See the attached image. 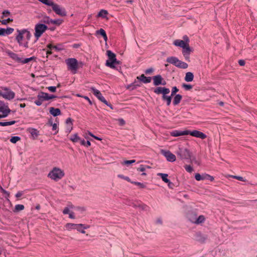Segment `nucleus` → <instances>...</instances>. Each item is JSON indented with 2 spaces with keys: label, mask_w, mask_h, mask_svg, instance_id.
I'll return each instance as SVG.
<instances>
[{
  "label": "nucleus",
  "mask_w": 257,
  "mask_h": 257,
  "mask_svg": "<svg viewBox=\"0 0 257 257\" xmlns=\"http://www.w3.org/2000/svg\"><path fill=\"white\" fill-rule=\"evenodd\" d=\"M65 175L64 171L61 169L54 167L49 173L48 177L55 181H58L61 179Z\"/></svg>",
  "instance_id": "1"
},
{
  "label": "nucleus",
  "mask_w": 257,
  "mask_h": 257,
  "mask_svg": "<svg viewBox=\"0 0 257 257\" xmlns=\"http://www.w3.org/2000/svg\"><path fill=\"white\" fill-rule=\"evenodd\" d=\"M108 60L106 62V65L111 68H114L115 65L119 64V62L116 59L115 54L110 50L106 51Z\"/></svg>",
  "instance_id": "2"
},
{
  "label": "nucleus",
  "mask_w": 257,
  "mask_h": 257,
  "mask_svg": "<svg viewBox=\"0 0 257 257\" xmlns=\"http://www.w3.org/2000/svg\"><path fill=\"white\" fill-rule=\"evenodd\" d=\"M68 69L72 72L73 74H76L78 69V62L75 58H68L65 60Z\"/></svg>",
  "instance_id": "3"
},
{
  "label": "nucleus",
  "mask_w": 257,
  "mask_h": 257,
  "mask_svg": "<svg viewBox=\"0 0 257 257\" xmlns=\"http://www.w3.org/2000/svg\"><path fill=\"white\" fill-rule=\"evenodd\" d=\"M48 29V27L43 24H37L35 25L34 36L37 40L42 36L46 30Z\"/></svg>",
  "instance_id": "4"
},
{
  "label": "nucleus",
  "mask_w": 257,
  "mask_h": 257,
  "mask_svg": "<svg viewBox=\"0 0 257 257\" xmlns=\"http://www.w3.org/2000/svg\"><path fill=\"white\" fill-rule=\"evenodd\" d=\"M2 91H0V96L8 99H13L15 96V93L8 87H2Z\"/></svg>",
  "instance_id": "5"
},
{
  "label": "nucleus",
  "mask_w": 257,
  "mask_h": 257,
  "mask_svg": "<svg viewBox=\"0 0 257 257\" xmlns=\"http://www.w3.org/2000/svg\"><path fill=\"white\" fill-rule=\"evenodd\" d=\"M22 31V30H17V32L18 33V34L16 37V40L20 46H23L25 48H28L29 47L28 42H23V39L24 38V33Z\"/></svg>",
  "instance_id": "6"
},
{
  "label": "nucleus",
  "mask_w": 257,
  "mask_h": 257,
  "mask_svg": "<svg viewBox=\"0 0 257 257\" xmlns=\"http://www.w3.org/2000/svg\"><path fill=\"white\" fill-rule=\"evenodd\" d=\"M161 153L164 157H165L168 161L170 162H173L175 161L176 158V156L170 151L162 150L161 151Z\"/></svg>",
  "instance_id": "7"
},
{
  "label": "nucleus",
  "mask_w": 257,
  "mask_h": 257,
  "mask_svg": "<svg viewBox=\"0 0 257 257\" xmlns=\"http://www.w3.org/2000/svg\"><path fill=\"white\" fill-rule=\"evenodd\" d=\"M52 10L55 12V13L60 16H65L66 15V11L64 9H62L61 7L54 3L51 6Z\"/></svg>",
  "instance_id": "8"
},
{
  "label": "nucleus",
  "mask_w": 257,
  "mask_h": 257,
  "mask_svg": "<svg viewBox=\"0 0 257 257\" xmlns=\"http://www.w3.org/2000/svg\"><path fill=\"white\" fill-rule=\"evenodd\" d=\"M195 178L197 181L208 180L210 181H213L214 180V178L213 176L207 174H203L202 175H200L199 173H196L195 175Z\"/></svg>",
  "instance_id": "9"
},
{
  "label": "nucleus",
  "mask_w": 257,
  "mask_h": 257,
  "mask_svg": "<svg viewBox=\"0 0 257 257\" xmlns=\"http://www.w3.org/2000/svg\"><path fill=\"white\" fill-rule=\"evenodd\" d=\"M188 135H190L191 136L200 138L201 139H205L207 137V136L205 134L197 130H194L193 131L188 130Z\"/></svg>",
  "instance_id": "10"
},
{
  "label": "nucleus",
  "mask_w": 257,
  "mask_h": 257,
  "mask_svg": "<svg viewBox=\"0 0 257 257\" xmlns=\"http://www.w3.org/2000/svg\"><path fill=\"white\" fill-rule=\"evenodd\" d=\"M177 154L181 159H188L190 158V152L186 149H180Z\"/></svg>",
  "instance_id": "11"
},
{
  "label": "nucleus",
  "mask_w": 257,
  "mask_h": 257,
  "mask_svg": "<svg viewBox=\"0 0 257 257\" xmlns=\"http://www.w3.org/2000/svg\"><path fill=\"white\" fill-rule=\"evenodd\" d=\"M154 85L158 86L160 85H165L166 84V81L163 79L162 76L157 75L153 77Z\"/></svg>",
  "instance_id": "12"
},
{
  "label": "nucleus",
  "mask_w": 257,
  "mask_h": 257,
  "mask_svg": "<svg viewBox=\"0 0 257 257\" xmlns=\"http://www.w3.org/2000/svg\"><path fill=\"white\" fill-rule=\"evenodd\" d=\"M154 92L157 94H162L164 95L168 94L170 93V90L168 88L158 87L154 89Z\"/></svg>",
  "instance_id": "13"
},
{
  "label": "nucleus",
  "mask_w": 257,
  "mask_h": 257,
  "mask_svg": "<svg viewBox=\"0 0 257 257\" xmlns=\"http://www.w3.org/2000/svg\"><path fill=\"white\" fill-rule=\"evenodd\" d=\"M190 221L195 224H200L203 222L205 221V217L203 215H200L198 217H196V215L194 217L190 218L188 217Z\"/></svg>",
  "instance_id": "14"
},
{
  "label": "nucleus",
  "mask_w": 257,
  "mask_h": 257,
  "mask_svg": "<svg viewBox=\"0 0 257 257\" xmlns=\"http://www.w3.org/2000/svg\"><path fill=\"white\" fill-rule=\"evenodd\" d=\"M171 136L173 137H179L181 136L188 135V130L186 131H179L174 130L170 133Z\"/></svg>",
  "instance_id": "15"
},
{
  "label": "nucleus",
  "mask_w": 257,
  "mask_h": 257,
  "mask_svg": "<svg viewBox=\"0 0 257 257\" xmlns=\"http://www.w3.org/2000/svg\"><path fill=\"white\" fill-rule=\"evenodd\" d=\"M14 31V29L12 28H8L4 29L0 28V36H6L11 34Z\"/></svg>",
  "instance_id": "16"
},
{
  "label": "nucleus",
  "mask_w": 257,
  "mask_h": 257,
  "mask_svg": "<svg viewBox=\"0 0 257 257\" xmlns=\"http://www.w3.org/2000/svg\"><path fill=\"white\" fill-rule=\"evenodd\" d=\"M182 53L186 59L189 58L191 50L189 46V43L185 45V47L182 48Z\"/></svg>",
  "instance_id": "17"
},
{
  "label": "nucleus",
  "mask_w": 257,
  "mask_h": 257,
  "mask_svg": "<svg viewBox=\"0 0 257 257\" xmlns=\"http://www.w3.org/2000/svg\"><path fill=\"white\" fill-rule=\"evenodd\" d=\"M11 111L8 105H5L0 107V112L3 114V116H7Z\"/></svg>",
  "instance_id": "18"
},
{
  "label": "nucleus",
  "mask_w": 257,
  "mask_h": 257,
  "mask_svg": "<svg viewBox=\"0 0 257 257\" xmlns=\"http://www.w3.org/2000/svg\"><path fill=\"white\" fill-rule=\"evenodd\" d=\"M93 94L101 101H104V97L102 96L101 92L94 88H91Z\"/></svg>",
  "instance_id": "19"
},
{
  "label": "nucleus",
  "mask_w": 257,
  "mask_h": 257,
  "mask_svg": "<svg viewBox=\"0 0 257 257\" xmlns=\"http://www.w3.org/2000/svg\"><path fill=\"white\" fill-rule=\"evenodd\" d=\"M49 112L54 116H57L61 114V110L59 108L53 107L50 108Z\"/></svg>",
  "instance_id": "20"
},
{
  "label": "nucleus",
  "mask_w": 257,
  "mask_h": 257,
  "mask_svg": "<svg viewBox=\"0 0 257 257\" xmlns=\"http://www.w3.org/2000/svg\"><path fill=\"white\" fill-rule=\"evenodd\" d=\"M187 44L188 43H186L184 41L182 40H179V39L175 40L173 42V44L175 46L179 47L182 48L185 47V45H187Z\"/></svg>",
  "instance_id": "21"
},
{
  "label": "nucleus",
  "mask_w": 257,
  "mask_h": 257,
  "mask_svg": "<svg viewBox=\"0 0 257 257\" xmlns=\"http://www.w3.org/2000/svg\"><path fill=\"white\" fill-rule=\"evenodd\" d=\"M137 79L144 83H150L151 81V77H146L144 74H142L140 76H138Z\"/></svg>",
  "instance_id": "22"
},
{
  "label": "nucleus",
  "mask_w": 257,
  "mask_h": 257,
  "mask_svg": "<svg viewBox=\"0 0 257 257\" xmlns=\"http://www.w3.org/2000/svg\"><path fill=\"white\" fill-rule=\"evenodd\" d=\"M158 176H160L161 177L162 180L166 183H168V186H169V184H172L169 179H168L167 178L168 176V175L167 174H164V173H158V175H157Z\"/></svg>",
  "instance_id": "23"
},
{
  "label": "nucleus",
  "mask_w": 257,
  "mask_h": 257,
  "mask_svg": "<svg viewBox=\"0 0 257 257\" xmlns=\"http://www.w3.org/2000/svg\"><path fill=\"white\" fill-rule=\"evenodd\" d=\"M48 93L43 92L39 93L37 96L38 98L41 99L42 101L49 100Z\"/></svg>",
  "instance_id": "24"
},
{
  "label": "nucleus",
  "mask_w": 257,
  "mask_h": 257,
  "mask_svg": "<svg viewBox=\"0 0 257 257\" xmlns=\"http://www.w3.org/2000/svg\"><path fill=\"white\" fill-rule=\"evenodd\" d=\"M182 96L179 94H176L174 97L173 104L174 105H178L181 101Z\"/></svg>",
  "instance_id": "25"
},
{
  "label": "nucleus",
  "mask_w": 257,
  "mask_h": 257,
  "mask_svg": "<svg viewBox=\"0 0 257 257\" xmlns=\"http://www.w3.org/2000/svg\"><path fill=\"white\" fill-rule=\"evenodd\" d=\"M178 60L179 59L178 58L174 56H171L168 57L166 59V61L175 66L176 63L178 62Z\"/></svg>",
  "instance_id": "26"
},
{
  "label": "nucleus",
  "mask_w": 257,
  "mask_h": 257,
  "mask_svg": "<svg viewBox=\"0 0 257 257\" xmlns=\"http://www.w3.org/2000/svg\"><path fill=\"white\" fill-rule=\"evenodd\" d=\"M175 66L179 68L186 69L188 67V65L187 63L178 60V62L176 63Z\"/></svg>",
  "instance_id": "27"
},
{
  "label": "nucleus",
  "mask_w": 257,
  "mask_h": 257,
  "mask_svg": "<svg viewBox=\"0 0 257 257\" xmlns=\"http://www.w3.org/2000/svg\"><path fill=\"white\" fill-rule=\"evenodd\" d=\"M9 56L12 59L18 63H20V61H21L22 58L20 57L19 55L16 53L11 52L9 53Z\"/></svg>",
  "instance_id": "28"
},
{
  "label": "nucleus",
  "mask_w": 257,
  "mask_h": 257,
  "mask_svg": "<svg viewBox=\"0 0 257 257\" xmlns=\"http://www.w3.org/2000/svg\"><path fill=\"white\" fill-rule=\"evenodd\" d=\"M134 207H138L142 210L147 211L148 210L149 207L146 204L141 203H138L134 205Z\"/></svg>",
  "instance_id": "29"
},
{
  "label": "nucleus",
  "mask_w": 257,
  "mask_h": 257,
  "mask_svg": "<svg viewBox=\"0 0 257 257\" xmlns=\"http://www.w3.org/2000/svg\"><path fill=\"white\" fill-rule=\"evenodd\" d=\"M194 78V75L192 72H188L186 73L185 80L187 82H191Z\"/></svg>",
  "instance_id": "30"
},
{
  "label": "nucleus",
  "mask_w": 257,
  "mask_h": 257,
  "mask_svg": "<svg viewBox=\"0 0 257 257\" xmlns=\"http://www.w3.org/2000/svg\"><path fill=\"white\" fill-rule=\"evenodd\" d=\"M172 96H168L167 94H164L162 95V99L164 101H166L167 105L169 106L171 103Z\"/></svg>",
  "instance_id": "31"
},
{
  "label": "nucleus",
  "mask_w": 257,
  "mask_h": 257,
  "mask_svg": "<svg viewBox=\"0 0 257 257\" xmlns=\"http://www.w3.org/2000/svg\"><path fill=\"white\" fill-rule=\"evenodd\" d=\"M196 239L200 242H204L206 239V237L201 233H198L196 234Z\"/></svg>",
  "instance_id": "32"
},
{
  "label": "nucleus",
  "mask_w": 257,
  "mask_h": 257,
  "mask_svg": "<svg viewBox=\"0 0 257 257\" xmlns=\"http://www.w3.org/2000/svg\"><path fill=\"white\" fill-rule=\"evenodd\" d=\"M28 131L33 137H37L39 135L38 131L35 128H29Z\"/></svg>",
  "instance_id": "33"
},
{
  "label": "nucleus",
  "mask_w": 257,
  "mask_h": 257,
  "mask_svg": "<svg viewBox=\"0 0 257 257\" xmlns=\"http://www.w3.org/2000/svg\"><path fill=\"white\" fill-rule=\"evenodd\" d=\"M77 227H79V224L74 223H67L66 224V227L67 229L71 230L73 229H76Z\"/></svg>",
  "instance_id": "34"
},
{
  "label": "nucleus",
  "mask_w": 257,
  "mask_h": 257,
  "mask_svg": "<svg viewBox=\"0 0 257 257\" xmlns=\"http://www.w3.org/2000/svg\"><path fill=\"white\" fill-rule=\"evenodd\" d=\"M108 14V12L105 10H101L99 11V12L97 14V16L99 17H101L103 18H106L107 15Z\"/></svg>",
  "instance_id": "35"
},
{
  "label": "nucleus",
  "mask_w": 257,
  "mask_h": 257,
  "mask_svg": "<svg viewBox=\"0 0 257 257\" xmlns=\"http://www.w3.org/2000/svg\"><path fill=\"white\" fill-rule=\"evenodd\" d=\"M22 32L24 33V37H25L26 38V39H27V41L28 42V41L30 40L31 37V34L30 31L26 29H23Z\"/></svg>",
  "instance_id": "36"
},
{
  "label": "nucleus",
  "mask_w": 257,
  "mask_h": 257,
  "mask_svg": "<svg viewBox=\"0 0 257 257\" xmlns=\"http://www.w3.org/2000/svg\"><path fill=\"white\" fill-rule=\"evenodd\" d=\"M16 121L15 120H12L10 121H6V122H0V126H8V125H11L13 124H14Z\"/></svg>",
  "instance_id": "37"
},
{
  "label": "nucleus",
  "mask_w": 257,
  "mask_h": 257,
  "mask_svg": "<svg viewBox=\"0 0 257 257\" xmlns=\"http://www.w3.org/2000/svg\"><path fill=\"white\" fill-rule=\"evenodd\" d=\"M70 140L74 143H76L80 140V138L77 134H75L71 137Z\"/></svg>",
  "instance_id": "38"
},
{
  "label": "nucleus",
  "mask_w": 257,
  "mask_h": 257,
  "mask_svg": "<svg viewBox=\"0 0 257 257\" xmlns=\"http://www.w3.org/2000/svg\"><path fill=\"white\" fill-rule=\"evenodd\" d=\"M41 3L48 6H52L54 2L52 0H38Z\"/></svg>",
  "instance_id": "39"
},
{
  "label": "nucleus",
  "mask_w": 257,
  "mask_h": 257,
  "mask_svg": "<svg viewBox=\"0 0 257 257\" xmlns=\"http://www.w3.org/2000/svg\"><path fill=\"white\" fill-rule=\"evenodd\" d=\"M34 59V57H31L30 58H25L23 59L21 58V61H20V63H21L22 64H26L30 62L31 61L33 60Z\"/></svg>",
  "instance_id": "40"
},
{
  "label": "nucleus",
  "mask_w": 257,
  "mask_h": 257,
  "mask_svg": "<svg viewBox=\"0 0 257 257\" xmlns=\"http://www.w3.org/2000/svg\"><path fill=\"white\" fill-rule=\"evenodd\" d=\"M24 206L22 204H17L15 205L14 211L18 212L24 209Z\"/></svg>",
  "instance_id": "41"
},
{
  "label": "nucleus",
  "mask_w": 257,
  "mask_h": 257,
  "mask_svg": "<svg viewBox=\"0 0 257 257\" xmlns=\"http://www.w3.org/2000/svg\"><path fill=\"white\" fill-rule=\"evenodd\" d=\"M62 21H63L61 19H55V20L52 19V21L51 22V24L59 26L62 24Z\"/></svg>",
  "instance_id": "42"
},
{
  "label": "nucleus",
  "mask_w": 257,
  "mask_h": 257,
  "mask_svg": "<svg viewBox=\"0 0 257 257\" xmlns=\"http://www.w3.org/2000/svg\"><path fill=\"white\" fill-rule=\"evenodd\" d=\"M52 19L50 18V17L46 16L43 18V19L42 20V22H43L44 23L50 24H51Z\"/></svg>",
  "instance_id": "43"
},
{
  "label": "nucleus",
  "mask_w": 257,
  "mask_h": 257,
  "mask_svg": "<svg viewBox=\"0 0 257 257\" xmlns=\"http://www.w3.org/2000/svg\"><path fill=\"white\" fill-rule=\"evenodd\" d=\"M21 140V138L20 137L18 136H14L12 137L10 139V142L13 144L16 143L18 141Z\"/></svg>",
  "instance_id": "44"
},
{
  "label": "nucleus",
  "mask_w": 257,
  "mask_h": 257,
  "mask_svg": "<svg viewBox=\"0 0 257 257\" xmlns=\"http://www.w3.org/2000/svg\"><path fill=\"white\" fill-rule=\"evenodd\" d=\"M80 144L81 145L86 146L87 147H88L91 145V143L89 141H85L84 140H80Z\"/></svg>",
  "instance_id": "45"
},
{
  "label": "nucleus",
  "mask_w": 257,
  "mask_h": 257,
  "mask_svg": "<svg viewBox=\"0 0 257 257\" xmlns=\"http://www.w3.org/2000/svg\"><path fill=\"white\" fill-rule=\"evenodd\" d=\"M150 167L148 166H144L143 165H140V167L138 168V171L140 172H144L146 171V168H150Z\"/></svg>",
  "instance_id": "46"
},
{
  "label": "nucleus",
  "mask_w": 257,
  "mask_h": 257,
  "mask_svg": "<svg viewBox=\"0 0 257 257\" xmlns=\"http://www.w3.org/2000/svg\"><path fill=\"white\" fill-rule=\"evenodd\" d=\"M182 87L186 90H189L193 88V86L190 84H183Z\"/></svg>",
  "instance_id": "47"
},
{
  "label": "nucleus",
  "mask_w": 257,
  "mask_h": 257,
  "mask_svg": "<svg viewBox=\"0 0 257 257\" xmlns=\"http://www.w3.org/2000/svg\"><path fill=\"white\" fill-rule=\"evenodd\" d=\"M184 168L186 171L189 173H191L193 170L192 167L190 165H185Z\"/></svg>",
  "instance_id": "48"
},
{
  "label": "nucleus",
  "mask_w": 257,
  "mask_h": 257,
  "mask_svg": "<svg viewBox=\"0 0 257 257\" xmlns=\"http://www.w3.org/2000/svg\"><path fill=\"white\" fill-rule=\"evenodd\" d=\"M96 33L97 34H99L101 36H105V35L106 34L105 31L103 29H100L99 30H97L96 31Z\"/></svg>",
  "instance_id": "49"
},
{
  "label": "nucleus",
  "mask_w": 257,
  "mask_h": 257,
  "mask_svg": "<svg viewBox=\"0 0 257 257\" xmlns=\"http://www.w3.org/2000/svg\"><path fill=\"white\" fill-rule=\"evenodd\" d=\"M179 91V89L177 88L176 86H174L173 87L172 89V91H171V96H174L175 95H176V93Z\"/></svg>",
  "instance_id": "50"
},
{
  "label": "nucleus",
  "mask_w": 257,
  "mask_h": 257,
  "mask_svg": "<svg viewBox=\"0 0 257 257\" xmlns=\"http://www.w3.org/2000/svg\"><path fill=\"white\" fill-rule=\"evenodd\" d=\"M12 21H13V19H10V18H8L6 20H3L2 21H0L1 23L3 25H7L9 22H12Z\"/></svg>",
  "instance_id": "51"
},
{
  "label": "nucleus",
  "mask_w": 257,
  "mask_h": 257,
  "mask_svg": "<svg viewBox=\"0 0 257 257\" xmlns=\"http://www.w3.org/2000/svg\"><path fill=\"white\" fill-rule=\"evenodd\" d=\"M132 183L136 185H138L140 187V188H144L146 186L145 184H144L143 183H142L141 182H132Z\"/></svg>",
  "instance_id": "52"
},
{
  "label": "nucleus",
  "mask_w": 257,
  "mask_h": 257,
  "mask_svg": "<svg viewBox=\"0 0 257 257\" xmlns=\"http://www.w3.org/2000/svg\"><path fill=\"white\" fill-rule=\"evenodd\" d=\"M232 178H234V179H236L238 180H239V181H245V179L241 177V176H231Z\"/></svg>",
  "instance_id": "53"
},
{
  "label": "nucleus",
  "mask_w": 257,
  "mask_h": 257,
  "mask_svg": "<svg viewBox=\"0 0 257 257\" xmlns=\"http://www.w3.org/2000/svg\"><path fill=\"white\" fill-rule=\"evenodd\" d=\"M66 123L67 125H73V120L70 117H68L66 120Z\"/></svg>",
  "instance_id": "54"
},
{
  "label": "nucleus",
  "mask_w": 257,
  "mask_h": 257,
  "mask_svg": "<svg viewBox=\"0 0 257 257\" xmlns=\"http://www.w3.org/2000/svg\"><path fill=\"white\" fill-rule=\"evenodd\" d=\"M43 102V101L41 99L38 98V100H36L34 101V103L37 105V106H40L42 105Z\"/></svg>",
  "instance_id": "55"
},
{
  "label": "nucleus",
  "mask_w": 257,
  "mask_h": 257,
  "mask_svg": "<svg viewBox=\"0 0 257 257\" xmlns=\"http://www.w3.org/2000/svg\"><path fill=\"white\" fill-rule=\"evenodd\" d=\"M154 71V69L153 68H150L145 70V73L146 74H151Z\"/></svg>",
  "instance_id": "56"
},
{
  "label": "nucleus",
  "mask_w": 257,
  "mask_h": 257,
  "mask_svg": "<svg viewBox=\"0 0 257 257\" xmlns=\"http://www.w3.org/2000/svg\"><path fill=\"white\" fill-rule=\"evenodd\" d=\"M47 89L52 92H55L56 91V86H49L47 87Z\"/></svg>",
  "instance_id": "57"
},
{
  "label": "nucleus",
  "mask_w": 257,
  "mask_h": 257,
  "mask_svg": "<svg viewBox=\"0 0 257 257\" xmlns=\"http://www.w3.org/2000/svg\"><path fill=\"white\" fill-rule=\"evenodd\" d=\"M1 191L3 193H4V194L6 195V196H5L6 198H8L9 197L10 193L7 191H6L5 189H4L3 188H1Z\"/></svg>",
  "instance_id": "58"
},
{
  "label": "nucleus",
  "mask_w": 257,
  "mask_h": 257,
  "mask_svg": "<svg viewBox=\"0 0 257 257\" xmlns=\"http://www.w3.org/2000/svg\"><path fill=\"white\" fill-rule=\"evenodd\" d=\"M72 125H67V127L66 128V133H70L71 132V131L72 130V128H73Z\"/></svg>",
  "instance_id": "59"
},
{
  "label": "nucleus",
  "mask_w": 257,
  "mask_h": 257,
  "mask_svg": "<svg viewBox=\"0 0 257 257\" xmlns=\"http://www.w3.org/2000/svg\"><path fill=\"white\" fill-rule=\"evenodd\" d=\"M136 162L135 160H126L124 161V164L125 165H131Z\"/></svg>",
  "instance_id": "60"
},
{
  "label": "nucleus",
  "mask_w": 257,
  "mask_h": 257,
  "mask_svg": "<svg viewBox=\"0 0 257 257\" xmlns=\"http://www.w3.org/2000/svg\"><path fill=\"white\" fill-rule=\"evenodd\" d=\"M118 177L122 178V179H124L125 180L127 181L128 182H131V180L128 177L124 176L122 175H118Z\"/></svg>",
  "instance_id": "61"
},
{
  "label": "nucleus",
  "mask_w": 257,
  "mask_h": 257,
  "mask_svg": "<svg viewBox=\"0 0 257 257\" xmlns=\"http://www.w3.org/2000/svg\"><path fill=\"white\" fill-rule=\"evenodd\" d=\"M79 227H82L84 230L86 229H88L90 227V226L89 225H86V224H81V223L79 224Z\"/></svg>",
  "instance_id": "62"
},
{
  "label": "nucleus",
  "mask_w": 257,
  "mask_h": 257,
  "mask_svg": "<svg viewBox=\"0 0 257 257\" xmlns=\"http://www.w3.org/2000/svg\"><path fill=\"white\" fill-rule=\"evenodd\" d=\"M10 14V12L8 10H5L3 12V17H7Z\"/></svg>",
  "instance_id": "63"
},
{
  "label": "nucleus",
  "mask_w": 257,
  "mask_h": 257,
  "mask_svg": "<svg viewBox=\"0 0 257 257\" xmlns=\"http://www.w3.org/2000/svg\"><path fill=\"white\" fill-rule=\"evenodd\" d=\"M63 213L64 214H69L70 213L69 212V209L68 207H66L64 208L63 211Z\"/></svg>",
  "instance_id": "64"
}]
</instances>
